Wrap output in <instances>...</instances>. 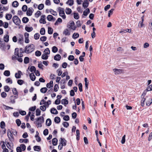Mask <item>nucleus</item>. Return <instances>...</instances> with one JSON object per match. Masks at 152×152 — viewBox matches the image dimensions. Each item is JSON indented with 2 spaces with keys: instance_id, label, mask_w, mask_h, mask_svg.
Masks as SVG:
<instances>
[{
  "instance_id": "nucleus-31",
  "label": "nucleus",
  "mask_w": 152,
  "mask_h": 152,
  "mask_svg": "<svg viewBox=\"0 0 152 152\" xmlns=\"http://www.w3.org/2000/svg\"><path fill=\"white\" fill-rule=\"evenodd\" d=\"M66 4H68L70 6H72L74 4V1L73 0H68L66 2Z\"/></svg>"
},
{
  "instance_id": "nucleus-60",
  "label": "nucleus",
  "mask_w": 152,
  "mask_h": 152,
  "mask_svg": "<svg viewBox=\"0 0 152 152\" xmlns=\"http://www.w3.org/2000/svg\"><path fill=\"white\" fill-rule=\"evenodd\" d=\"M36 109V106H34L33 107H30L29 109V110L30 111H32V112H34V111Z\"/></svg>"
},
{
  "instance_id": "nucleus-34",
  "label": "nucleus",
  "mask_w": 152,
  "mask_h": 152,
  "mask_svg": "<svg viewBox=\"0 0 152 152\" xmlns=\"http://www.w3.org/2000/svg\"><path fill=\"white\" fill-rule=\"evenodd\" d=\"M22 21L23 23H26L29 21L28 18L26 17H24L22 19Z\"/></svg>"
},
{
  "instance_id": "nucleus-10",
  "label": "nucleus",
  "mask_w": 152,
  "mask_h": 152,
  "mask_svg": "<svg viewBox=\"0 0 152 152\" xmlns=\"http://www.w3.org/2000/svg\"><path fill=\"white\" fill-rule=\"evenodd\" d=\"M90 12V10L88 8H87L86 10H85L83 12V14L82 15V18L84 17L83 15L86 17Z\"/></svg>"
},
{
  "instance_id": "nucleus-44",
  "label": "nucleus",
  "mask_w": 152,
  "mask_h": 152,
  "mask_svg": "<svg viewBox=\"0 0 152 152\" xmlns=\"http://www.w3.org/2000/svg\"><path fill=\"white\" fill-rule=\"evenodd\" d=\"M13 96V95L11 96L10 97V102L12 104H15V101L14 99V98L12 97Z\"/></svg>"
},
{
  "instance_id": "nucleus-40",
  "label": "nucleus",
  "mask_w": 152,
  "mask_h": 152,
  "mask_svg": "<svg viewBox=\"0 0 152 152\" xmlns=\"http://www.w3.org/2000/svg\"><path fill=\"white\" fill-rule=\"evenodd\" d=\"M72 12V10L69 8H66V9L65 12L67 15L70 14Z\"/></svg>"
},
{
  "instance_id": "nucleus-29",
  "label": "nucleus",
  "mask_w": 152,
  "mask_h": 152,
  "mask_svg": "<svg viewBox=\"0 0 152 152\" xmlns=\"http://www.w3.org/2000/svg\"><path fill=\"white\" fill-rule=\"evenodd\" d=\"M54 121L56 123L58 124L61 121V119L59 117L56 116L54 118Z\"/></svg>"
},
{
  "instance_id": "nucleus-58",
  "label": "nucleus",
  "mask_w": 152,
  "mask_h": 152,
  "mask_svg": "<svg viewBox=\"0 0 152 152\" xmlns=\"http://www.w3.org/2000/svg\"><path fill=\"white\" fill-rule=\"evenodd\" d=\"M39 62V61H38ZM39 63L38 64V67L40 69H42V70L43 69V68H42L43 66H44L42 64V62L41 61H40L39 62Z\"/></svg>"
},
{
  "instance_id": "nucleus-30",
  "label": "nucleus",
  "mask_w": 152,
  "mask_h": 152,
  "mask_svg": "<svg viewBox=\"0 0 152 152\" xmlns=\"http://www.w3.org/2000/svg\"><path fill=\"white\" fill-rule=\"evenodd\" d=\"M19 4L18 2L16 1H14L12 3V6L14 7H17L18 6Z\"/></svg>"
},
{
  "instance_id": "nucleus-50",
  "label": "nucleus",
  "mask_w": 152,
  "mask_h": 152,
  "mask_svg": "<svg viewBox=\"0 0 152 152\" xmlns=\"http://www.w3.org/2000/svg\"><path fill=\"white\" fill-rule=\"evenodd\" d=\"M41 14V12L39 11H37V12L35 14V17L38 18L39 17Z\"/></svg>"
},
{
  "instance_id": "nucleus-22",
  "label": "nucleus",
  "mask_w": 152,
  "mask_h": 152,
  "mask_svg": "<svg viewBox=\"0 0 152 152\" xmlns=\"http://www.w3.org/2000/svg\"><path fill=\"white\" fill-rule=\"evenodd\" d=\"M58 140L57 138H54L52 140V144L53 145L56 146L57 145Z\"/></svg>"
},
{
  "instance_id": "nucleus-49",
  "label": "nucleus",
  "mask_w": 152,
  "mask_h": 152,
  "mask_svg": "<svg viewBox=\"0 0 152 152\" xmlns=\"http://www.w3.org/2000/svg\"><path fill=\"white\" fill-rule=\"evenodd\" d=\"M58 51V48L55 46H54L52 48V51L53 53H56Z\"/></svg>"
},
{
  "instance_id": "nucleus-33",
  "label": "nucleus",
  "mask_w": 152,
  "mask_h": 152,
  "mask_svg": "<svg viewBox=\"0 0 152 152\" xmlns=\"http://www.w3.org/2000/svg\"><path fill=\"white\" fill-rule=\"evenodd\" d=\"M12 15L11 14H7L6 15L5 18L8 20H9L12 18Z\"/></svg>"
},
{
  "instance_id": "nucleus-47",
  "label": "nucleus",
  "mask_w": 152,
  "mask_h": 152,
  "mask_svg": "<svg viewBox=\"0 0 152 152\" xmlns=\"http://www.w3.org/2000/svg\"><path fill=\"white\" fill-rule=\"evenodd\" d=\"M28 7L26 5L23 6L22 7V10L23 12H26L27 10Z\"/></svg>"
},
{
  "instance_id": "nucleus-53",
  "label": "nucleus",
  "mask_w": 152,
  "mask_h": 152,
  "mask_svg": "<svg viewBox=\"0 0 152 152\" xmlns=\"http://www.w3.org/2000/svg\"><path fill=\"white\" fill-rule=\"evenodd\" d=\"M41 114V111L39 108L36 109V115L37 116H39Z\"/></svg>"
},
{
  "instance_id": "nucleus-27",
  "label": "nucleus",
  "mask_w": 152,
  "mask_h": 152,
  "mask_svg": "<svg viewBox=\"0 0 152 152\" xmlns=\"http://www.w3.org/2000/svg\"><path fill=\"white\" fill-rule=\"evenodd\" d=\"M63 34L69 36L70 35V32L68 29L66 28L63 31Z\"/></svg>"
},
{
  "instance_id": "nucleus-26",
  "label": "nucleus",
  "mask_w": 152,
  "mask_h": 152,
  "mask_svg": "<svg viewBox=\"0 0 152 152\" xmlns=\"http://www.w3.org/2000/svg\"><path fill=\"white\" fill-rule=\"evenodd\" d=\"M25 30L27 32H29L33 30V28L32 27H28L26 26L25 27Z\"/></svg>"
},
{
  "instance_id": "nucleus-63",
  "label": "nucleus",
  "mask_w": 152,
  "mask_h": 152,
  "mask_svg": "<svg viewBox=\"0 0 152 152\" xmlns=\"http://www.w3.org/2000/svg\"><path fill=\"white\" fill-rule=\"evenodd\" d=\"M62 124L63 125V126L66 128H67L68 127L69 125V123L66 121L64 122Z\"/></svg>"
},
{
  "instance_id": "nucleus-20",
  "label": "nucleus",
  "mask_w": 152,
  "mask_h": 152,
  "mask_svg": "<svg viewBox=\"0 0 152 152\" xmlns=\"http://www.w3.org/2000/svg\"><path fill=\"white\" fill-rule=\"evenodd\" d=\"M33 148L34 150L35 151H39L41 150L40 146L38 145H35L34 146Z\"/></svg>"
},
{
  "instance_id": "nucleus-1",
  "label": "nucleus",
  "mask_w": 152,
  "mask_h": 152,
  "mask_svg": "<svg viewBox=\"0 0 152 152\" xmlns=\"http://www.w3.org/2000/svg\"><path fill=\"white\" fill-rule=\"evenodd\" d=\"M34 45L33 44H31L28 45V46H26L25 48L24 51H22L21 52L20 54H19V56H18V57L21 58L23 56V53H31L34 50Z\"/></svg>"
},
{
  "instance_id": "nucleus-17",
  "label": "nucleus",
  "mask_w": 152,
  "mask_h": 152,
  "mask_svg": "<svg viewBox=\"0 0 152 152\" xmlns=\"http://www.w3.org/2000/svg\"><path fill=\"white\" fill-rule=\"evenodd\" d=\"M0 49L2 50H5L6 49V45L5 43H0Z\"/></svg>"
},
{
  "instance_id": "nucleus-36",
  "label": "nucleus",
  "mask_w": 152,
  "mask_h": 152,
  "mask_svg": "<svg viewBox=\"0 0 152 152\" xmlns=\"http://www.w3.org/2000/svg\"><path fill=\"white\" fill-rule=\"evenodd\" d=\"M48 90L46 87H43L40 89V91L42 93H45Z\"/></svg>"
},
{
  "instance_id": "nucleus-55",
  "label": "nucleus",
  "mask_w": 152,
  "mask_h": 152,
  "mask_svg": "<svg viewBox=\"0 0 152 152\" xmlns=\"http://www.w3.org/2000/svg\"><path fill=\"white\" fill-rule=\"evenodd\" d=\"M19 113L22 115H24L26 114V112L24 110H19Z\"/></svg>"
},
{
  "instance_id": "nucleus-57",
  "label": "nucleus",
  "mask_w": 152,
  "mask_h": 152,
  "mask_svg": "<svg viewBox=\"0 0 152 152\" xmlns=\"http://www.w3.org/2000/svg\"><path fill=\"white\" fill-rule=\"evenodd\" d=\"M15 55L17 56H19V49L18 48H16L15 49V52L14 53Z\"/></svg>"
},
{
  "instance_id": "nucleus-21",
  "label": "nucleus",
  "mask_w": 152,
  "mask_h": 152,
  "mask_svg": "<svg viewBox=\"0 0 152 152\" xmlns=\"http://www.w3.org/2000/svg\"><path fill=\"white\" fill-rule=\"evenodd\" d=\"M20 38L18 39V41L19 43L21 45H23V35L20 34Z\"/></svg>"
},
{
  "instance_id": "nucleus-46",
  "label": "nucleus",
  "mask_w": 152,
  "mask_h": 152,
  "mask_svg": "<svg viewBox=\"0 0 152 152\" xmlns=\"http://www.w3.org/2000/svg\"><path fill=\"white\" fill-rule=\"evenodd\" d=\"M79 34L78 33H74L72 37L73 39H76L79 37Z\"/></svg>"
},
{
  "instance_id": "nucleus-39",
  "label": "nucleus",
  "mask_w": 152,
  "mask_h": 152,
  "mask_svg": "<svg viewBox=\"0 0 152 152\" xmlns=\"http://www.w3.org/2000/svg\"><path fill=\"white\" fill-rule=\"evenodd\" d=\"M6 126L5 123L4 121H1L0 123V127L1 129H5Z\"/></svg>"
},
{
  "instance_id": "nucleus-25",
  "label": "nucleus",
  "mask_w": 152,
  "mask_h": 152,
  "mask_svg": "<svg viewBox=\"0 0 152 152\" xmlns=\"http://www.w3.org/2000/svg\"><path fill=\"white\" fill-rule=\"evenodd\" d=\"M152 103V99L151 98H149L146 102V105L148 106H150Z\"/></svg>"
},
{
  "instance_id": "nucleus-3",
  "label": "nucleus",
  "mask_w": 152,
  "mask_h": 152,
  "mask_svg": "<svg viewBox=\"0 0 152 152\" xmlns=\"http://www.w3.org/2000/svg\"><path fill=\"white\" fill-rule=\"evenodd\" d=\"M37 121L40 122V127H41L42 126V124L44 122V118L43 116H40L38 117L36 119Z\"/></svg>"
},
{
  "instance_id": "nucleus-51",
  "label": "nucleus",
  "mask_w": 152,
  "mask_h": 152,
  "mask_svg": "<svg viewBox=\"0 0 152 152\" xmlns=\"http://www.w3.org/2000/svg\"><path fill=\"white\" fill-rule=\"evenodd\" d=\"M12 93L14 95H17V96H18V91L17 90V89L16 88H13L12 90Z\"/></svg>"
},
{
  "instance_id": "nucleus-9",
  "label": "nucleus",
  "mask_w": 152,
  "mask_h": 152,
  "mask_svg": "<svg viewBox=\"0 0 152 152\" xmlns=\"http://www.w3.org/2000/svg\"><path fill=\"white\" fill-rule=\"evenodd\" d=\"M28 70H29L32 72H35L36 71V68L34 66H32L30 68V66H29L26 70L27 71H28Z\"/></svg>"
},
{
  "instance_id": "nucleus-19",
  "label": "nucleus",
  "mask_w": 152,
  "mask_h": 152,
  "mask_svg": "<svg viewBox=\"0 0 152 152\" xmlns=\"http://www.w3.org/2000/svg\"><path fill=\"white\" fill-rule=\"evenodd\" d=\"M29 77L30 79L32 81H34L36 78V77L35 76L34 74L33 73H31L29 74Z\"/></svg>"
},
{
  "instance_id": "nucleus-6",
  "label": "nucleus",
  "mask_w": 152,
  "mask_h": 152,
  "mask_svg": "<svg viewBox=\"0 0 152 152\" xmlns=\"http://www.w3.org/2000/svg\"><path fill=\"white\" fill-rule=\"evenodd\" d=\"M7 136L10 141L11 142L12 144V146H13V144L12 142L14 141V138L11 132H10V133L9 134H7Z\"/></svg>"
},
{
  "instance_id": "nucleus-48",
  "label": "nucleus",
  "mask_w": 152,
  "mask_h": 152,
  "mask_svg": "<svg viewBox=\"0 0 152 152\" xmlns=\"http://www.w3.org/2000/svg\"><path fill=\"white\" fill-rule=\"evenodd\" d=\"M44 4H41L38 6V9L39 10H41L44 8Z\"/></svg>"
},
{
  "instance_id": "nucleus-28",
  "label": "nucleus",
  "mask_w": 152,
  "mask_h": 152,
  "mask_svg": "<svg viewBox=\"0 0 152 152\" xmlns=\"http://www.w3.org/2000/svg\"><path fill=\"white\" fill-rule=\"evenodd\" d=\"M19 141L20 143H22L24 142L25 143H26L29 142L28 140L27 139H20Z\"/></svg>"
},
{
  "instance_id": "nucleus-8",
  "label": "nucleus",
  "mask_w": 152,
  "mask_h": 152,
  "mask_svg": "<svg viewBox=\"0 0 152 152\" xmlns=\"http://www.w3.org/2000/svg\"><path fill=\"white\" fill-rule=\"evenodd\" d=\"M113 71L115 75L119 74L122 73L124 72V70L122 69H113Z\"/></svg>"
},
{
  "instance_id": "nucleus-12",
  "label": "nucleus",
  "mask_w": 152,
  "mask_h": 152,
  "mask_svg": "<svg viewBox=\"0 0 152 152\" xmlns=\"http://www.w3.org/2000/svg\"><path fill=\"white\" fill-rule=\"evenodd\" d=\"M47 19L49 21H55L56 20V18L51 15H48L47 17Z\"/></svg>"
},
{
  "instance_id": "nucleus-42",
  "label": "nucleus",
  "mask_w": 152,
  "mask_h": 152,
  "mask_svg": "<svg viewBox=\"0 0 152 152\" xmlns=\"http://www.w3.org/2000/svg\"><path fill=\"white\" fill-rule=\"evenodd\" d=\"M53 29L50 27H48V33L49 34H51L53 32Z\"/></svg>"
},
{
  "instance_id": "nucleus-23",
  "label": "nucleus",
  "mask_w": 152,
  "mask_h": 152,
  "mask_svg": "<svg viewBox=\"0 0 152 152\" xmlns=\"http://www.w3.org/2000/svg\"><path fill=\"white\" fill-rule=\"evenodd\" d=\"M61 103L62 104L64 105L65 106H66V105L68 104L69 101L67 99H64L62 100Z\"/></svg>"
},
{
  "instance_id": "nucleus-43",
  "label": "nucleus",
  "mask_w": 152,
  "mask_h": 152,
  "mask_svg": "<svg viewBox=\"0 0 152 152\" xmlns=\"http://www.w3.org/2000/svg\"><path fill=\"white\" fill-rule=\"evenodd\" d=\"M45 54H43L41 57V58L43 60H47L48 58V56Z\"/></svg>"
},
{
  "instance_id": "nucleus-4",
  "label": "nucleus",
  "mask_w": 152,
  "mask_h": 152,
  "mask_svg": "<svg viewBox=\"0 0 152 152\" xmlns=\"http://www.w3.org/2000/svg\"><path fill=\"white\" fill-rule=\"evenodd\" d=\"M59 141L60 142L59 144H61L64 146L66 145L67 141L65 138L61 137L59 140Z\"/></svg>"
},
{
  "instance_id": "nucleus-14",
  "label": "nucleus",
  "mask_w": 152,
  "mask_h": 152,
  "mask_svg": "<svg viewBox=\"0 0 152 152\" xmlns=\"http://www.w3.org/2000/svg\"><path fill=\"white\" fill-rule=\"evenodd\" d=\"M21 75H22V72L20 71L19 70L18 71V73H15V77L16 78H21Z\"/></svg>"
},
{
  "instance_id": "nucleus-35",
  "label": "nucleus",
  "mask_w": 152,
  "mask_h": 152,
  "mask_svg": "<svg viewBox=\"0 0 152 152\" xmlns=\"http://www.w3.org/2000/svg\"><path fill=\"white\" fill-rule=\"evenodd\" d=\"M73 17L75 19L77 20L79 18V14L76 12H74L73 13Z\"/></svg>"
},
{
  "instance_id": "nucleus-52",
  "label": "nucleus",
  "mask_w": 152,
  "mask_h": 152,
  "mask_svg": "<svg viewBox=\"0 0 152 152\" xmlns=\"http://www.w3.org/2000/svg\"><path fill=\"white\" fill-rule=\"evenodd\" d=\"M75 58L74 56L72 55L69 56L68 58V60L70 61H73L74 60Z\"/></svg>"
},
{
  "instance_id": "nucleus-59",
  "label": "nucleus",
  "mask_w": 152,
  "mask_h": 152,
  "mask_svg": "<svg viewBox=\"0 0 152 152\" xmlns=\"http://www.w3.org/2000/svg\"><path fill=\"white\" fill-rule=\"evenodd\" d=\"M40 37L39 34L38 33H36L34 35V38L36 40H37Z\"/></svg>"
},
{
  "instance_id": "nucleus-37",
  "label": "nucleus",
  "mask_w": 152,
  "mask_h": 152,
  "mask_svg": "<svg viewBox=\"0 0 152 152\" xmlns=\"http://www.w3.org/2000/svg\"><path fill=\"white\" fill-rule=\"evenodd\" d=\"M29 62V58L28 57H26L24 59V62L25 64H27Z\"/></svg>"
},
{
  "instance_id": "nucleus-41",
  "label": "nucleus",
  "mask_w": 152,
  "mask_h": 152,
  "mask_svg": "<svg viewBox=\"0 0 152 152\" xmlns=\"http://www.w3.org/2000/svg\"><path fill=\"white\" fill-rule=\"evenodd\" d=\"M40 33L42 35H44L45 33V30L44 28H41L40 31Z\"/></svg>"
},
{
  "instance_id": "nucleus-18",
  "label": "nucleus",
  "mask_w": 152,
  "mask_h": 152,
  "mask_svg": "<svg viewBox=\"0 0 152 152\" xmlns=\"http://www.w3.org/2000/svg\"><path fill=\"white\" fill-rule=\"evenodd\" d=\"M58 10L59 11V15H61V14L64 15L65 14L64 9V8H61V7H59L58 8Z\"/></svg>"
},
{
  "instance_id": "nucleus-61",
  "label": "nucleus",
  "mask_w": 152,
  "mask_h": 152,
  "mask_svg": "<svg viewBox=\"0 0 152 152\" xmlns=\"http://www.w3.org/2000/svg\"><path fill=\"white\" fill-rule=\"evenodd\" d=\"M4 90L5 92H8L10 90V87L7 86H5L4 87Z\"/></svg>"
},
{
  "instance_id": "nucleus-56",
  "label": "nucleus",
  "mask_w": 152,
  "mask_h": 152,
  "mask_svg": "<svg viewBox=\"0 0 152 152\" xmlns=\"http://www.w3.org/2000/svg\"><path fill=\"white\" fill-rule=\"evenodd\" d=\"M42 54L41 52L39 50H37L35 52V56H39Z\"/></svg>"
},
{
  "instance_id": "nucleus-45",
  "label": "nucleus",
  "mask_w": 152,
  "mask_h": 152,
  "mask_svg": "<svg viewBox=\"0 0 152 152\" xmlns=\"http://www.w3.org/2000/svg\"><path fill=\"white\" fill-rule=\"evenodd\" d=\"M50 51L49 48H47L45 49L44 51H43V53H44L45 54L47 55H49L50 54Z\"/></svg>"
},
{
  "instance_id": "nucleus-13",
  "label": "nucleus",
  "mask_w": 152,
  "mask_h": 152,
  "mask_svg": "<svg viewBox=\"0 0 152 152\" xmlns=\"http://www.w3.org/2000/svg\"><path fill=\"white\" fill-rule=\"evenodd\" d=\"M51 113L53 114L56 115L58 114V111L55 107L51 108L50 110Z\"/></svg>"
},
{
  "instance_id": "nucleus-5",
  "label": "nucleus",
  "mask_w": 152,
  "mask_h": 152,
  "mask_svg": "<svg viewBox=\"0 0 152 152\" xmlns=\"http://www.w3.org/2000/svg\"><path fill=\"white\" fill-rule=\"evenodd\" d=\"M26 15L28 16H31L32 15L33 12L34 10L31 7H29L28 10L26 11Z\"/></svg>"
},
{
  "instance_id": "nucleus-64",
  "label": "nucleus",
  "mask_w": 152,
  "mask_h": 152,
  "mask_svg": "<svg viewBox=\"0 0 152 152\" xmlns=\"http://www.w3.org/2000/svg\"><path fill=\"white\" fill-rule=\"evenodd\" d=\"M24 83V81L22 80L19 79L17 80L18 83L20 85H22Z\"/></svg>"
},
{
  "instance_id": "nucleus-11",
  "label": "nucleus",
  "mask_w": 152,
  "mask_h": 152,
  "mask_svg": "<svg viewBox=\"0 0 152 152\" xmlns=\"http://www.w3.org/2000/svg\"><path fill=\"white\" fill-rule=\"evenodd\" d=\"M89 3L88 0H84L83 3V7L85 9L87 8L88 6Z\"/></svg>"
},
{
  "instance_id": "nucleus-2",
  "label": "nucleus",
  "mask_w": 152,
  "mask_h": 152,
  "mask_svg": "<svg viewBox=\"0 0 152 152\" xmlns=\"http://www.w3.org/2000/svg\"><path fill=\"white\" fill-rule=\"evenodd\" d=\"M12 20L13 22L15 25L19 26L21 23V20L18 16L14 15L13 16Z\"/></svg>"
},
{
  "instance_id": "nucleus-62",
  "label": "nucleus",
  "mask_w": 152,
  "mask_h": 152,
  "mask_svg": "<svg viewBox=\"0 0 152 152\" xmlns=\"http://www.w3.org/2000/svg\"><path fill=\"white\" fill-rule=\"evenodd\" d=\"M16 123L17 124L18 126H20L21 124V121L19 119H17L16 120Z\"/></svg>"
},
{
  "instance_id": "nucleus-32",
  "label": "nucleus",
  "mask_w": 152,
  "mask_h": 152,
  "mask_svg": "<svg viewBox=\"0 0 152 152\" xmlns=\"http://www.w3.org/2000/svg\"><path fill=\"white\" fill-rule=\"evenodd\" d=\"M3 74L6 76H9L10 74V72L8 70H5Z\"/></svg>"
},
{
  "instance_id": "nucleus-7",
  "label": "nucleus",
  "mask_w": 152,
  "mask_h": 152,
  "mask_svg": "<svg viewBox=\"0 0 152 152\" xmlns=\"http://www.w3.org/2000/svg\"><path fill=\"white\" fill-rule=\"evenodd\" d=\"M62 113L64 114L65 112H62L60 113V115L62 117H64L63 119L65 121H68L69 120L70 118L68 115H62Z\"/></svg>"
},
{
  "instance_id": "nucleus-15",
  "label": "nucleus",
  "mask_w": 152,
  "mask_h": 152,
  "mask_svg": "<svg viewBox=\"0 0 152 152\" xmlns=\"http://www.w3.org/2000/svg\"><path fill=\"white\" fill-rule=\"evenodd\" d=\"M61 58V56L59 54L56 55L54 57V59L57 61H59L60 60Z\"/></svg>"
},
{
  "instance_id": "nucleus-38",
  "label": "nucleus",
  "mask_w": 152,
  "mask_h": 152,
  "mask_svg": "<svg viewBox=\"0 0 152 152\" xmlns=\"http://www.w3.org/2000/svg\"><path fill=\"white\" fill-rule=\"evenodd\" d=\"M4 40L5 42H7L9 41V35H5L4 37Z\"/></svg>"
},
{
  "instance_id": "nucleus-24",
  "label": "nucleus",
  "mask_w": 152,
  "mask_h": 152,
  "mask_svg": "<svg viewBox=\"0 0 152 152\" xmlns=\"http://www.w3.org/2000/svg\"><path fill=\"white\" fill-rule=\"evenodd\" d=\"M52 123V121L50 118L47 119L46 121V124L48 126H50Z\"/></svg>"
},
{
  "instance_id": "nucleus-54",
  "label": "nucleus",
  "mask_w": 152,
  "mask_h": 152,
  "mask_svg": "<svg viewBox=\"0 0 152 152\" xmlns=\"http://www.w3.org/2000/svg\"><path fill=\"white\" fill-rule=\"evenodd\" d=\"M50 10H51L50 11V12L51 14L55 16H57V13L56 11H54L52 9H50Z\"/></svg>"
},
{
  "instance_id": "nucleus-16",
  "label": "nucleus",
  "mask_w": 152,
  "mask_h": 152,
  "mask_svg": "<svg viewBox=\"0 0 152 152\" xmlns=\"http://www.w3.org/2000/svg\"><path fill=\"white\" fill-rule=\"evenodd\" d=\"M46 86L48 88L53 87V81L51 80L49 83L47 84Z\"/></svg>"
}]
</instances>
